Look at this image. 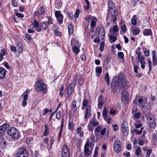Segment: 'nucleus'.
I'll return each instance as SVG.
<instances>
[{"mask_svg": "<svg viewBox=\"0 0 157 157\" xmlns=\"http://www.w3.org/2000/svg\"><path fill=\"white\" fill-rule=\"evenodd\" d=\"M112 127L114 131H116L118 129V126L117 124H113Z\"/></svg>", "mask_w": 157, "mask_h": 157, "instance_id": "58", "label": "nucleus"}, {"mask_svg": "<svg viewBox=\"0 0 157 157\" xmlns=\"http://www.w3.org/2000/svg\"><path fill=\"white\" fill-rule=\"evenodd\" d=\"M125 77L122 74H120L118 76H115L113 78L111 83V85L115 86L122 84H124L125 82Z\"/></svg>", "mask_w": 157, "mask_h": 157, "instance_id": "1", "label": "nucleus"}, {"mask_svg": "<svg viewBox=\"0 0 157 157\" xmlns=\"http://www.w3.org/2000/svg\"><path fill=\"white\" fill-rule=\"evenodd\" d=\"M16 16L20 18H23L24 17L23 14L21 13H16Z\"/></svg>", "mask_w": 157, "mask_h": 157, "instance_id": "61", "label": "nucleus"}, {"mask_svg": "<svg viewBox=\"0 0 157 157\" xmlns=\"http://www.w3.org/2000/svg\"><path fill=\"white\" fill-rule=\"evenodd\" d=\"M7 133L12 139L15 140H18L19 138V134L17 129L13 127L9 128Z\"/></svg>", "mask_w": 157, "mask_h": 157, "instance_id": "3", "label": "nucleus"}, {"mask_svg": "<svg viewBox=\"0 0 157 157\" xmlns=\"http://www.w3.org/2000/svg\"><path fill=\"white\" fill-rule=\"evenodd\" d=\"M76 82V80H74L72 83H71L68 87V95H70V96H67V99H70L71 98H72V97H71V96L74 90Z\"/></svg>", "mask_w": 157, "mask_h": 157, "instance_id": "7", "label": "nucleus"}, {"mask_svg": "<svg viewBox=\"0 0 157 157\" xmlns=\"http://www.w3.org/2000/svg\"><path fill=\"white\" fill-rule=\"evenodd\" d=\"M27 150L24 148H20L18 149V152L16 154V157H28Z\"/></svg>", "mask_w": 157, "mask_h": 157, "instance_id": "6", "label": "nucleus"}, {"mask_svg": "<svg viewBox=\"0 0 157 157\" xmlns=\"http://www.w3.org/2000/svg\"><path fill=\"white\" fill-rule=\"evenodd\" d=\"M102 128L101 126L99 125L95 129L94 132H99L102 130Z\"/></svg>", "mask_w": 157, "mask_h": 157, "instance_id": "44", "label": "nucleus"}, {"mask_svg": "<svg viewBox=\"0 0 157 157\" xmlns=\"http://www.w3.org/2000/svg\"><path fill=\"white\" fill-rule=\"evenodd\" d=\"M114 151L116 153H118L122 150L121 142L119 140H116L114 143L113 145Z\"/></svg>", "mask_w": 157, "mask_h": 157, "instance_id": "4", "label": "nucleus"}, {"mask_svg": "<svg viewBox=\"0 0 157 157\" xmlns=\"http://www.w3.org/2000/svg\"><path fill=\"white\" fill-rule=\"evenodd\" d=\"M79 13V10L78 9H77L76 12L74 14V17L75 18H77L78 17Z\"/></svg>", "mask_w": 157, "mask_h": 157, "instance_id": "56", "label": "nucleus"}, {"mask_svg": "<svg viewBox=\"0 0 157 157\" xmlns=\"http://www.w3.org/2000/svg\"><path fill=\"white\" fill-rule=\"evenodd\" d=\"M147 143V140H139L138 144L142 146L144 143Z\"/></svg>", "mask_w": 157, "mask_h": 157, "instance_id": "45", "label": "nucleus"}, {"mask_svg": "<svg viewBox=\"0 0 157 157\" xmlns=\"http://www.w3.org/2000/svg\"><path fill=\"white\" fill-rule=\"evenodd\" d=\"M6 75V70L2 67H0V78H4Z\"/></svg>", "mask_w": 157, "mask_h": 157, "instance_id": "20", "label": "nucleus"}, {"mask_svg": "<svg viewBox=\"0 0 157 157\" xmlns=\"http://www.w3.org/2000/svg\"><path fill=\"white\" fill-rule=\"evenodd\" d=\"M46 9V7L45 6H41L39 9L38 13L41 15L43 14L45 12Z\"/></svg>", "mask_w": 157, "mask_h": 157, "instance_id": "26", "label": "nucleus"}, {"mask_svg": "<svg viewBox=\"0 0 157 157\" xmlns=\"http://www.w3.org/2000/svg\"><path fill=\"white\" fill-rule=\"evenodd\" d=\"M105 80L108 84H109V74L107 73L105 75Z\"/></svg>", "mask_w": 157, "mask_h": 157, "instance_id": "43", "label": "nucleus"}, {"mask_svg": "<svg viewBox=\"0 0 157 157\" xmlns=\"http://www.w3.org/2000/svg\"><path fill=\"white\" fill-rule=\"evenodd\" d=\"M147 100V99H145V101H144V103H143V104H141L142 103L143 100V99L141 98H140L138 100V103H140V104L138 105L141 108H147V109H150V107L149 106L148 107H147L145 105V104L146 103Z\"/></svg>", "mask_w": 157, "mask_h": 157, "instance_id": "12", "label": "nucleus"}, {"mask_svg": "<svg viewBox=\"0 0 157 157\" xmlns=\"http://www.w3.org/2000/svg\"><path fill=\"white\" fill-rule=\"evenodd\" d=\"M136 16H134L133 17L131 21L132 24L133 25H136Z\"/></svg>", "mask_w": 157, "mask_h": 157, "instance_id": "48", "label": "nucleus"}, {"mask_svg": "<svg viewBox=\"0 0 157 157\" xmlns=\"http://www.w3.org/2000/svg\"><path fill=\"white\" fill-rule=\"evenodd\" d=\"M32 24L34 28H36V31L37 32H40L41 31V28L39 27V23L38 21L35 20L32 23Z\"/></svg>", "mask_w": 157, "mask_h": 157, "instance_id": "15", "label": "nucleus"}, {"mask_svg": "<svg viewBox=\"0 0 157 157\" xmlns=\"http://www.w3.org/2000/svg\"><path fill=\"white\" fill-rule=\"evenodd\" d=\"M75 40L74 39L72 38L71 40V46H73L72 48L73 51L76 55H77L79 52V49L75 45H76V44H75Z\"/></svg>", "mask_w": 157, "mask_h": 157, "instance_id": "10", "label": "nucleus"}, {"mask_svg": "<svg viewBox=\"0 0 157 157\" xmlns=\"http://www.w3.org/2000/svg\"><path fill=\"white\" fill-rule=\"evenodd\" d=\"M122 101L124 103H127L129 99V95L127 91L124 90L122 93Z\"/></svg>", "mask_w": 157, "mask_h": 157, "instance_id": "8", "label": "nucleus"}, {"mask_svg": "<svg viewBox=\"0 0 157 157\" xmlns=\"http://www.w3.org/2000/svg\"><path fill=\"white\" fill-rule=\"evenodd\" d=\"M148 124L149 126L152 128H155V123L154 119H152L151 121H149Z\"/></svg>", "mask_w": 157, "mask_h": 157, "instance_id": "27", "label": "nucleus"}, {"mask_svg": "<svg viewBox=\"0 0 157 157\" xmlns=\"http://www.w3.org/2000/svg\"><path fill=\"white\" fill-rule=\"evenodd\" d=\"M90 145L88 142H86L84 145V152L85 156L88 157L90 154V151L89 150Z\"/></svg>", "mask_w": 157, "mask_h": 157, "instance_id": "11", "label": "nucleus"}, {"mask_svg": "<svg viewBox=\"0 0 157 157\" xmlns=\"http://www.w3.org/2000/svg\"><path fill=\"white\" fill-rule=\"evenodd\" d=\"M47 26V24L45 23L42 22L41 23V26L40 27L41 29L42 28L43 29H44L46 28Z\"/></svg>", "mask_w": 157, "mask_h": 157, "instance_id": "53", "label": "nucleus"}, {"mask_svg": "<svg viewBox=\"0 0 157 157\" xmlns=\"http://www.w3.org/2000/svg\"><path fill=\"white\" fill-rule=\"evenodd\" d=\"M7 144V143L5 140L4 138L0 139V148L2 149L5 147Z\"/></svg>", "mask_w": 157, "mask_h": 157, "instance_id": "18", "label": "nucleus"}, {"mask_svg": "<svg viewBox=\"0 0 157 157\" xmlns=\"http://www.w3.org/2000/svg\"><path fill=\"white\" fill-rule=\"evenodd\" d=\"M33 138L32 137H28L26 143L28 145H31L33 144Z\"/></svg>", "mask_w": 157, "mask_h": 157, "instance_id": "34", "label": "nucleus"}, {"mask_svg": "<svg viewBox=\"0 0 157 157\" xmlns=\"http://www.w3.org/2000/svg\"><path fill=\"white\" fill-rule=\"evenodd\" d=\"M109 10L112 15H116L117 12L116 7H113V8L110 9H109Z\"/></svg>", "mask_w": 157, "mask_h": 157, "instance_id": "32", "label": "nucleus"}, {"mask_svg": "<svg viewBox=\"0 0 157 157\" xmlns=\"http://www.w3.org/2000/svg\"><path fill=\"white\" fill-rule=\"evenodd\" d=\"M89 122L94 127L97 126L99 124L98 122L96 120L94 119V118Z\"/></svg>", "mask_w": 157, "mask_h": 157, "instance_id": "33", "label": "nucleus"}, {"mask_svg": "<svg viewBox=\"0 0 157 157\" xmlns=\"http://www.w3.org/2000/svg\"><path fill=\"white\" fill-rule=\"evenodd\" d=\"M117 56L121 58H122L124 56L123 53L121 52H118L117 54Z\"/></svg>", "mask_w": 157, "mask_h": 157, "instance_id": "63", "label": "nucleus"}, {"mask_svg": "<svg viewBox=\"0 0 157 157\" xmlns=\"http://www.w3.org/2000/svg\"><path fill=\"white\" fill-rule=\"evenodd\" d=\"M68 30L69 33L71 34L73 32V25L72 24H69L68 25Z\"/></svg>", "mask_w": 157, "mask_h": 157, "instance_id": "31", "label": "nucleus"}, {"mask_svg": "<svg viewBox=\"0 0 157 157\" xmlns=\"http://www.w3.org/2000/svg\"><path fill=\"white\" fill-rule=\"evenodd\" d=\"M62 154H64L69 153V151L68 147L66 145H64L62 149Z\"/></svg>", "mask_w": 157, "mask_h": 157, "instance_id": "23", "label": "nucleus"}, {"mask_svg": "<svg viewBox=\"0 0 157 157\" xmlns=\"http://www.w3.org/2000/svg\"><path fill=\"white\" fill-rule=\"evenodd\" d=\"M23 95L24 96V100L25 101H27L28 97V94L27 92H24Z\"/></svg>", "mask_w": 157, "mask_h": 157, "instance_id": "54", "label": "nucleus"}, {"mask_svg": "<svg viewBox=\"0 0 157 157\" xmlns=\"http://www.w3.org/2000/svg\"><path fill=\"white\" fill-rule=\"evenodd\" d=\"M104 46V43L102 42L100 44V46L99 48V50L100 51L102 52L103 51Z\"/></svg>", "mask_w": 157, "mask_h": 157, "instance_id": "52", "label": "nucleus"}, {"mask_svg": "<svg viewBox=\"0 0 157 157\" xmlns=\"http://www.w3.org/2000/svg\"><path fill=\"white\" fill-rule=\"evenodd\" d=\"M107 110L105 107H104L102 111V116L103 117H106L107 116Z\"/></svg>", "mask_w": 157, "mask_h": 157, "instance_id": "42", "label": "nucleus"}, {"mask_svg": "<svg viewBox=\"0 0 157 157\" xmlns=\"http://www.w3.org/2000/svg\"><path fill=\"white\" fill-rule=\"evenodd\" d=\"M110 39L113 42H115L116 40L117 39V37L115 35L112 34L110 36Z\"/></svg>", "mask_w": 157, "mask_h": 157, "instance_id": "49", "label": "nucleus"}, {"mask_svg": "<svg viewBox=\"0 0 157 157\" xmlns=\"http://www.w3.org/2000/svg\"><path fill=\"white\" fill-rule=\"evenodd\" d=\"M23 45L21 43H18L16 46V50L19 53H21L22 52Z\"/></svg>", "mask_w": 157, "mask_h": 157, "instance_id": "19", "label": "nucleus"}, {"mask_svg": "<svg viewBox=\"0 0 157 157\" xmlns=\"http://www.w3.org/2000/svg\"><path fill=\"white\" fill-rule=\"evenodd\" d=\"M82 59L83 61H85L86 59V57L85 54L84 53H83L81 55Z\"/></svg>", "mask_w": 157, "mask_h": 157, "instance_id": "64", "label": "nucleus"}, {"mask_svg": "<svg viewBox=\"0 0 157 157\" xmlns=\"http://www.w3.org/2000/svg\"><path fill=\"white\" fill-rule=\"evenodd\" d=\"M68 129L69 130H72L74 128V125L73 123L69 122L68 123Z\"/></svg>", "mask_w": 157, "mask_h": 157, "instance_id": "37", "label": "nucleus"}, {"mask_svg": "<svg viewBox=\"0 0 157 157\" xmlns=\"http://www.w3.org/2000/svg\"><path fill=\"white\" fill-rule=\"evenodd\" d=\"M62 115V114L61 113V111H58L56 113V118L57 119L60 120L61 117Z\"/></svg>", "mask_w": 157, "mask_h": 157, "instance_id": "46", "label": "nucleus"}, {"mask_svg": "<svg viewBox=\"0 0 157 157\" xmlns=\"http://www.w3.org/2000/svg\"><path fill=\"white\" fill-rule=\"evenodd\" d=\"M55 15L59 23L62 24L63 20V16L60 11H57L55 13Z\"/></svg>", "mask_w": 157, "mask_h": 157, "instance_id": "9", "label": "nucleus"}, {"mask_svg": "<svg viewBox=\"0 0 157 157\" xmlns=\"http://www.w3.org/2000/svg\"><path fill=\"white\" fill-rule=\"evenodd\" d=\"M91 106L90 105H88L85 112V115L84 117L85 119L87 120L90 115Z\"/></svg>", "mask_w": 157, "mask_h": 157, "instance_id": "13", "label": "nucleus"}, {"mask_svg": "<svg viewBox=\"0 0 157 157\" xmlns=\"http://www.w3.org/2000/svg\"><path fill=\"white\" fill-rule=\"evenodd\" d=\"M139 61L140 63H146L145 60V58L143 55H142L141 56L138 58Z\"/></svg>", "mask_w": 157, "mask_h": 157, "instance_id": "29", "label": "nucleus"}, {"mask_svg": "<svg viewBox=\"0 0 157 157\" xmlns=\"http://www.w3.org/2000/svg\"><path fill=\"white\" fill-rule=\"evenodd\" d=\"M91 19V26L92 27H95L96 22H97V19L96 17L94 16L92 17Z\"/></svg>", "mask_w": 157, "mask_h": 157, "instance_id": "24", "label": "nucleus"}, {"mask_svg": "<svg viewBox=\"0 0 157 157\" xmlns=\"http://www.w3.org/2000/svg\"><path fill=\"white\" fill-rule=\"evenodd\" d=\"M9 126V125L8 124L5 123L1 125L0 126V128L5 132Z\"/></svg>", "mask_w": 157, "mask_h": 157, "instance_id": "30", "label": "nucleus"}, {"mask_svg": "<svg viewBox=\"0 0 157 157\" xmlns=\"http://www.w3.org/2000/svg\"><path fill=\"white\" fill-rule=\"evenodd\" d=\"M119 31V29L117 25L114 26L113 28H110L109 32L111 33H115Z\"/></svg>", "mask_w": 157, "mask_h": 157, "instance_id": "21", "label": "nucleus"}, {"mask_svg": "<svg viewBox=\"0 0 157 157\" xmlns=\"http://www.w3.org/2000/svg\"><path fill=\"white\" fill-rule=\"evenodd\" d=\"M94 127L89 122L87 125L88 130L90 131H93L94 128Z\"/></svg>", "mask_w": 157, "mask_h": 157, "instance_id": "38", "label": "nucleus"}, {"mask_svg": "<svg viewBox=\"0 0 157 157\" xmlns=\"http://www.w3.org/2000/svg\"><path fill=\"white\" fill-rule=\"evenodd\" d=\"M156 52L155 51H153L151 53V56L152 57L153 65L154 66H155L157 63L156 61L157 60V56H156Z\"/></svg>", "mask_w": 157, "mask_h": 157, "instance_id": "14", "label": "nucleus"}, {"mask_svg": "<svg viewBox=\"0 0 157 157\" xmlns=\"http://www.w3.org/2000/svg\"><path fill=\"white\" fill-rule=\"evenodd\" d=\"M49 141L48 139V138H45L43 141V143L41 145V147H44L48 143Z\"/></svg>", "mask_w": 157, "mask_h": 157, "instance_id": "35", "label": "nucleus"}, {"mask_svg": "<svg viewBox=\"0 0 157 157\" xmlns=\"http://www.w3.org/2000/svg\"><path fill=\"white\" fill-rule=\"evenodd\" d=\"M108 7L109 9L113 8V7H115L113 2L112 1H109L108 3Z\"/></svg>", "mask_w": 157, "mask_h": 157, "instance_id": "40", "label": "nucleus"}, {"mask_svg": "<svg viewBox=\"0 0 157 157\" xmlns=\"http://www.w3.org/2000/svg\"><path fill=\"white\" fill-rule=\"evenodd\" d=\"M140 32V30L137 27H134L132 30V32L134 35H137Z\"/></svg>", "mask_w": 157, "mask_h": 157, "instance_id": "25", "label": "nucleus"}, {"mask_svg": "<svg viewBox=\"0 0 157 157\" xmlns=\"http://www.w3.org/2000/svg\"><path fill=\"white\" fill-rule=\"evenodd\" d=\"M82 130V127L78 128L76 129V134L77 135H78L80 137H82L83 136L84 132Z\"/></svg>", "mask_w": 157, "mask_h": 157, "instance_id": "17", "label": "nucleus"}, {"mask_svg": "<svg viewBox=\"0 0 157 157\" xmlns=\"http://www.w3.org/2000/svg\"><path fill=\"white\" fill-rule=\"evenodd\" d=\"M88 103V101L87 99L84 100L82 102V105L83 106L86 107Z\"/></svg>", "mask_w": 157, "mask_h": 157, "instance_id": "57", "label": "nucleus"}, {"mask_svg": "<svg viewBox=\"0 0 157 157\" xmlns=\"http://www.w3.org/2000/svg\"><path fill=\"white\" fill-rule=\"evenodd\" d=\"M144 128V127L141 128L140 130H139L138 129H134L133 130V132L134 133H135L137 134L140 135L142 132V130H143Z\"/></svg>", "mask_w": 157, "mask_h": 157, "instance_id": "36", "label": "nucleus"}, {"mask_svg": "<svg viewBox=\"0 0 157 157\" xmlns=\"http://www.w3.org/2000/svg\"><path fill=\"white\" fill-rule=\"evenodd\" d=\"M80 99L78 97L74 98L72 103L71 108L74 112H75L80 105Z\"/></svg>", "mask_w": 157, "mask_h": 157, "instance_id": "5", "label": "nucleus"}, {"mask_svg": "<svg viewBox=\"0 0 157 157\" xmlns=\"http://www.w3.org/2000/svg\"><path fill=\"white\" fill-rule=\"evenodd\" d=\"M98 147H96L95 148L94 153V155L95 156H97L98 155Z\"/></svg>", "mask_w": 157, "mask_h": 157, "instance_id": "62", "label": "nucleus"}, {"mask_svg": "<svg viewBox=\"0 0 157 157\" xmlns=\"http://www.w3.org/2000/svg\"><path fill=\"white\" fill-rule=\"evenodd\" d=\"M152 151V150L151 149L147 150L146 154V157H149L151 154Z\"/></svg>", "mask_w": 157, "mask_h": 157, "instance_id": "55", "label": "nucleus"}, {"mask_svg": "<svg viewBox=\"0 0 157 157\" xmlns=\"http://www.w3.org/2000/svg\"><path fill=\"white\" fill-rule=\"evenodd\" d=\"M103 97L102 96H100L98 99V109H101L103 105Z\"/></svg>", "mask_w": 157, "mask_h": 157, "instance_id": "16", "label": "nucleus"}, {"mask_svg": "<svg viewBox=\"0 0 157 157\" xmlns=\"http://www.w3.org/2000/svg\"><path fill=\"white\" fill-rule=\"evenodd\" d=\"M44 126L45 127V130L43 136H48L49 134V128L47 124H45Z\"/></svg>", "mask_w": 157, "mask_h": 157, "instance_id": "28", "label": "nucleus"}, {"mask_svg": "<svg viewBox=\"0 0 157 157\" xmlns=\"http://www.w3.org/2000/svg\"><path fill=\"white\" fill-rule=\"evenodd\" d=\"M136 53L137 55L138 56V58L141 56H142V52L140 51V49L138 48L136 51Z\"/></svg>", "mask_w": 157, "mask_h": 157, "instance_id": "50", "label": "nucleus"}, {"mask_svg": "<svg viewBox=\"0 0 157 157\" xmlns=\"http://www.w3.org/2000/svg\"><path fill=\"white\" fill-rule=\"evenodd\" d=\"M99 33H101V35H102L103 36H104L105 35V29L104 28L101 26L100 27V29L99 30Z\"/></svg>", "mask_w": 157, "mask_h": 157, "instance_id": "41", "label": "nucleus"}, {"mask_svg": "<svg viewBox=\"0 0 157 157\" xmlns=\"http://www.w3.org/2000/svg\"><path fill=\"white\" fill-rule=\"evenodd\" d=\"M143 33L146 36H148L152 34L151 30L149 29H144L143 31Z\"/></svg>", "mask_w": 157, "mask_h": 157, "instance_id": "22", "label": "nucleus"}, {"mask_svg": "<svg viewBox=\"0 0 157 157\" xmlns=\"http://www.w3.org/2000/svg\"><path fill=\"white\" fill-rule=\"evenodd\" d=\"M35 89L38 92L42 91L44 94H46L47 92V87L46 85L44 84L42 80L38 81L35 84Z\"/></svg>", "mask_w": 157, "mask_h": 157, "instance_id": "2", "label": "nucleus"}, {"mask_svg": "<svg viewBox=\"0 0 157 157\" xmlns=\"http://www.w3.org/2000/svg\"><path fill=\"white\" fill-rule=\"evenodd\" d=\"M141 152V149L140 147H138L135 151L136 155H139L140 154Z\"/></svg>", "mask_w": 157, "mask_h": 157, "instance_id": "51", "label": "nucleus"}, {"mask_svg": "<svg viewBox=\"0 0 157 157\" xmlns=\"http://www.w3.org/2000/svg\"><path fill=\"white\" fill-rule=\"evenodd\" d=\"M147 60L148 62V63L149 66V71H150L151 70V61L150 60L149 58H147Z\"/></svg>", "mask_w": 157, "mask_h": 157, "instance_id": "39", "label": "nucleus"}, {"mask_svg": "<svg viewBox=\"0 0 157 157\" xmlns=\"http://www.w3.org/2000/svg\"><path fill=\"white\" fill-rule=\"evenodd\" d=\"M12 5L14 7H17L18 5L17 2L15 0H12L11 2Z\"/></svg>", "mask_w": 157, "mask_h": 157, "instance_id": "59", "label": "nucleus"}, {"mask_svg": "<svg viewBox=\"0 0 157 157\" xmlns=\"http://www.w3.org/2000/svg\"><path fill=\"white\" fill-rule=\"evenodd\" d=\"M121 29L123 33H125L126 32L127 29L125 25H124L123 26H122Z\"/></svg>", "mask_w": 157, "mask_h": 157, "instance_id": "60", "label": "nucleus"}, {"mask_svg": "<svg viewBox=\"0 0 157 157\" xmlns=\"http://www.w3.org/2000/svg\"><path fill=\"white\" fill-rule=\"evenodd\" d=\"M95 70L97 73L98 74H101L102 72V69L101 67H97Z\"/></svg>", "mask_w": 157, "mask_h": 157, "instance_id": "47", "label": "nucleus"}]
</instances>
